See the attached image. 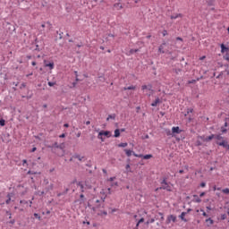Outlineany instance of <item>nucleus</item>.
Masks as SVG:
<instances>
[{"mask_svg": "<svg viewBox=\"0 0 229 229\" xmlns=\"http://www.w3.org/2000/svg\"><path fill=\"white\" fill-rule=\"evenodd\" d=\"M141 90L146 94V96H151L153 94V86L151 84L141 86Z\"/></svg>", "mask_w": 229, "mask_h": 229, "instance_id": "nucleus-1", "label": "nucleus"}, {"mask_svg": "<svg viewBox=\"0 0 229 229\" xmlns=\"http://www.w3.org/2000/svg\"><path fill=\"white\" fill-rule=\"evenodd\" d=\"M78 187H80L81 192H85L87 189H92V185L87 184V182H78Z\"/></svg>", "mask_w": 229, "mask_h": 229, "instance_id": "nucleus-2", "label": "nucleus"}, {"mask_svg": "<svg viewBox=\"0 0 229 229\" xmlns=\"http://www.w3.org/2000/svg\"><path fill=\"white\" fill-rule=\"evenodd\" d=\"M160 190H164V191H168V192H171V191H173V189L171 188V186L167 183V181L163 180L162 182H161V187L160 188H157L156 189V191H159Z\"/></svg>", "mask_w": 229, "mask_h": 229, "instance_id": "nucleus-3", "label": "nucleus"}, {"mask_svg": "<svg viewBox=\"0 0 229 229\" xmlns=\"http://www.w3.org/2000/svg\"><path fill=\"white\" fill-rule=\"evenodd\" d=\"M133 157H136V158H144V160H149V158H153V155L148 154V155H142V154H137L133 153Z\"/></svg>", "mask_w": 229, "mask_h": 229, "instance_id": "nucleus-4", "label": "nucleus"}, {"mask_svg": "<svg viewBox=\"0 0 229 229\" xmlns=\"http://www.w3.org/2000/svg\"><path fill=\"white\" fill-rule=\"evenodd\" d=\"M103 135L105 137H107V138H110L112 137V133L109 131H101L99 133H98V139H102L103 140Z\"/></svg>", "mask_w": 229, "mask_h": 229, "instance_id": "nucleus-5", "label": "nucleus"}, {"mask_svg": "<svg viewBox=\"0 0 229 229\" xmlns=\"http://www.w3.org/2000/svg\"><path fill=\"white\" fill-rule=\"evenodd\" d=\"M217 146H221L222 148H225V149H227L229 151V144L228 141L224 140L222 141H216Z\"/></svg>", "mask_w": 229, "mask_h": 229, "instance_id": "nucleus-6", "label": "nucleus"}, {"mask_svg": "<svg viewBox=\"0 0 229 229\" xmlns=\"http://www.w3.org/2000/svg\"><path fill=\"white\" fill-rule=\"evenodd\" d=\"M220 47H221V53H222L223 55H225V54L228 55V53H229V48H228V47L225 46V44H221V45H220Z\"/></svg>", "mask_w": 229, "mask_h": 229, "instance_id": "nucleus-7", "label": "nucleus"}, {"mask_svg": "<svg viewBox=\"0 0 229 229\" xmlns=\"http://www.w3.org/2000/svg\"><path fill=\"white\" fill-rule=\"evenodd\" d=\"M171 221H173V223H176V216L174 215H170L167 216L166 223L169 225Z\"/></svg>", "mask_w": 229, "mask_h": 229, "instance_id": "nucleus-8", "label": "nucleus"}, {"mask_svg": "<svg viewBox=\"0 0 229 229\" xmlns=\"http://www.w3.org/2000/svg\"><path fill=\"white\" fill-rule=\"evenodd\" d=\"M215 139L216 142H222V140H225L223 136H221V134H215Z\"/></svg>", "mask_w": 229, "mask_h": 229, "instance_id": "nucleus-9", "label": "nucleus"}, {"mask_svg": "<svg viewBox=\"0 0 229 229\" xmlns=\"http://www.w3.org/2000/svg\"><path fill=\"white\" fill-rule=\"evenodd\" d=\"M227 127H228V123L225 122V125L221 127V132L222 133H226L228 131V130H226Z\"/></svg>", "mask_w": 229, "mask_h": 229, "instance_id": "nucleus-10", "label": "nucleus"}, {"mask_svg": "<svg viewBox=\"0 0 229 229\" xmlns=\"http://www.w3.org/2000/svg\"><path fill=\"white\" fill-rule=\"evenodd\" d=\"M166 46L165 42H164L162 45L159 46L158 47V52L163 54L165 53V51L164 50V47Z\"/></svg>", "mask_w": 229, "mask_h": 229, "instance_id": "nucleus-11", "label": "nucleus"}, {"mask_svg": "<svg viewBox=\"0 0 229 229\" xmlns=\"http://www.w3.org/2000/svg\"><path fill=\"white\" fill-rule=\"evenodd\" d=\"M194 203H201V199L198 195H193Z\"/></svg>", "mask_w": 229, "mask_h": 229, "instance_id": "nucleus-12", "label": "nucleus"}, {"mask_svg": "<svg viewBox=\"0 0 229 229\" xmlns=\"http://www.w3.org/2000/svg\"><path fill=\"white\" fill-rule=\"evenodd\" d=\"M13 196V193H9V194L7 195V198H8V199L5 200L6 205H10V201H12Z\"/></svg>", "mask_w": 229, "mask_h": 229, "instance_id": "nucleus-13", "label": "nucleus"}, {"mask_svg": "<svg viewBox=\"0 0 229 229\" xmlns=\"http://www.w3.org/2000/svg\"><path fill=\"white\" fill-rule=\"evenodd\" d=\"M172 132L178 134V133H182V131H180V127L177 126V127H173L172 128Z\"/></svg>", "mask_w": 229, "mask_h": 229, "instance_id": "nucleus-14", "label": "nucleus"}, {"mask_svg": "<svg viewBox=\"0 0 229 229\" xmlns=\"http://www.w3.org/2000/svg\"><path fill=\"white\" fill-rule=\"evenodd\" d=\"M160 103V98H156L154 102L151 103V106H158V104Z\"/></svg>", "mask_w": 229, "mask_h": 229, "instance_id": "nucleus-15", "label": "nucleus"}, {"mask_svg": "<svg viewBox=\"0 0 229 229\" xmlns=\"http://www.w3.org/2000/svg\"><path fill=\"white\" fill-rule=\"evenodd\" d=\"M96 206L95 207H93V211L94 212H98V208H99V207H100V205H99V199H97L96 200Z\"/></svg>", "mask_w": 229, "mask_h": 229, "instance_id": "nucleus-16", "label": "nucleus"}, {"mask_svg": "<svg viewBox=\"0 0 229 229\" xmlns=\"http://www.w3.org/2000/svg\"><path fill=\"white\" fill-rule=\"evenodd\" d=\"M124 153L126 154L127 157H131V155H133V152L132 150H130V149H124Z\"/></svg>", "mask_w": 229, "mask_h": 229, "instance_id": "nucleus-17", "label": "nucleus"}, {"mask_svg": "<svg viewBox=\"0 0 229 229\" xmlns=\"http://www.w3.org/2000/svg\"><path fill=\"white\" fill-rule=\"evenodd\" d=\"M114 6L116 10H123V4H121V3H116Z\"/></svg>", "mask_w": 229, "mask_h": 229, "instance_id": "nucleus-18", "label": "nucleus"}, {"mask_svg": "<svg viewBox=\"0 0 229 229\" xmlns=\"http://www.w3.org/2000/svg\"><path fill=\"white\" fill-rule=\"evenodd\" d=\"M45 67H49V69L52 71V69H55V63H49L45 64Z\"/></svg>", "mask_w": 229, "mask_h": 229, "instance_id": "nucleus-19", "label": "nucleus"}, {"mask_svg": "<svg viewBox=\"0 0 229 229\" xmlns=\"http://www.w3.org/2000/svg\"><path fill=\"white\" fill-rule=\"evenodd\" d=\"M187 213L182 212L180 216V218L182 219V221H184V223H187V219H185V216Z\"/></svg>", "mask_w": 229, "mask_h": 229, "instance_id": "nucleus-20", "label": "nucleus"}, {"mask_svg": "<svg viewBox=\"0 0 229 229\" xmlns=\"http://www.w3.org/2000/svg\"><path fill=\"white\" fill-rule=\"evenodd\" d=\"M206 223H208V226H211V225H214V220L212 218L206 219Z\"/></svg>", "mask_w": 229, "mask_h": 229, "instance_id": "nucleus-21", "label": "nucleus"}, {"mask_svg": "<svg viewBox=\"0 0 229 229\" xmlns=\"http://www.w3.org/2000/svg\"><path fill=\"white\" fill-rule=\"evenodd\" d=\"M179 17H183V15L182 13H177L175 15H172L170 19L174 20V19H178Z\"/></svg>", "mask_w": 229, "mask_h": 229, "instance_id": "nucleus-22", "label": "nucleus"}, {"mask_svg": "<svg viewBox=\"0 0 229 229\" xmlns=\"http://www.w3.org/2000/svg\"><path fill=\"white\" fill-rule=\"evenodd\" d=\"M114 137H121V131L119 129L114 130Z\"/></svg>", "mask_w": 229, "mask_h": 229, "instance_id": "nucleus-23", "label": "nucleus"}, {"mask_svg": "<svg viewBox=\"0 0 229 229\" xmlns=\"http://www.w3.org/2000/svg\"><path fill=\"white\" fill-rule=\"evenodd\" d=\"M212 139H215V134H211L210 136L206 137V142H210Z\"/></svg>", "mask_w": 229, "mask_h": 229, "instance_id": "nucleus-24", "label": "nucleus"}, {"mask_svg": "<svg viewBox=\"0 0 229 229\" xmlns=\"http://www.w3.org/2000/svg\"><path fill=\"white\" fill-rule=\"evenodd\" d=\"M137 89V87L135 86H129L127 88H124V90H135Z\"/></svg>", "mask_w": 229, "mask_h": 229, "instance_id": "nucleus-25", "label": "nucleus"}, {"mask_svg": "<svg viewBox=\"0 0 229 229\" xmlns=\"http://www.w3.org/2000/svg\"><path fill=\"white\" fill-rule=\"evenodd\" d=\"M97 214L98 216H108V213L106 211H99Z\"/></svg>", "mask_w": 229, "mask_h": 229, "instance_id": "nucleus-26", "label": "nucleus"}, {"mask_svg": "<svg viewBox=\"0 0 229 229\" xmlns=\"http://www.w3.org/2000/svg\"><path fill=\"white\" fill-rule=\"evenodd\" d=\"M198 139L199 140H202V142H207V137L205 136H199Z\"/></svg>", "mask_w": 229, "mask_h": 229, "instance_id": "nucleus-27", "label": "nucleus"}, {"mask_svg": "<svg viewBox=\"0 0 229 229\" xmlns=\"http://www.w3.org/2000/svg\"><path fill=\"white\" fill-rule=\"evenodd\" d=\"M127 146H128L127 142L118 144V148H126Z\"/></svg>", "mask_w": 229, "mask_h": 229, "instance_id": "nucleus-28", "label": "nucleus"}, {"mask_svg": "<svg viewBox=\"0 0 229 229\" xmlns=\"http://www.w3.org/2000/svg\"><path fill=\"white\" fill-rule=\"evenodd\" d=\"M125 169L127 173H131V167L130 166V165H126Z\"/></svg>", "mask_w": 229, "mask_h": 229, "instance_id": "nucleus-29", "label": "nucleus"}, {"mask_svg": "<svg viewBox=\"0 0 229 229\" xmlns=\"http://www.w3.org/2000/svg\"><path fill=\"white\" fill-rule=\"evenodd\" d=\"M5 124H6V122L4 121V119L0 118V126H4Z\"/></svg>", "mask_w": 229, "mask_h": 229, "instance_id": "nucleus-30", "label": "nucleus"}, {"mask_svg": "<svg viewBox=\"0 0 229 229\" xmlns=\"http://www.w3.org/2000/svg\"><path fill=\"white\" fill-rule=\"evenodd\" d=\"M109 119H115V114H109L106 118V121H108Z\"/></svg>", "mask_w": 229, "mask_h": 229, "instance_id": "nucleus-31", "label": "nucleus"}, {"mask_svg": "<svg viewBox=\"0 0 229 229\" xmlns=\"http://www.w3.org/2000/svg\"><path fill=\"white\" fill-rule=\"evenodd\" d=\"M34 217H36V219H38V221H40V219H42V217L40 216V215L34 213Z\"/></svg>", "mask_w": 229, "mask_h": 229, "instance_id": "nucleus-32", "label": "nucleus"}, {"mask_svg": "<svg viewBox=\"0 0 229 229\" xmlns=\"http://www.w3.org/2000/svg\"><path fill=\"white\" fill-rule=\"evenodd\" d=\"M222 192H223L224 194H229V189H228V188L223 189V190H222Z\"/></svg>", "mask_w": 229, "mask_h": 229, "instance_id": "nucleus-33", "label": "nucleus"}, {"mask_svg": "<svg viewBox=\"0 0 229 229\" xmlns=\"http://www.w3.org/2000/svg\"><path fill=\"white\" fill-rule=\"evenodd\" d=\"M200 212H202V216H203L204 217H208V215H207V213L205 212V210L200 209Z\"/></svg>", "mask_w": 229, "mask_h": 229, "instance_id": "nucleus-34", "label": "nucleus"}, {"mask_svg": "<svg viewBox=\"0 0 229 229\" xmlns=\"http://www.w3.org/2000/svg\"><path fill=\"white\" fill-rule=\"evenodd\" d=\"M139 49H131L130 53L131 55H133V53H138Z\"/></svg>", "mask_w": 229, "mask_h": 229, "instance_id": "nucleus-35", "label": "nucleus"}, {"mask_svg": "<svg viewBox=\"0 0 229 229\" xmlns=\"http://www.w3.org/2000/svg\"><path fill=\"white\" fill-rule=\"evenodd\" d=\"M140 223H144V218H140V219L138 221L136 226H139V225H140Z\"/></svg>", "mask_w": 229, "mask_h": 229, "instance_id": "nucleus-36", "label": "nucleus"}, {"mask_svg": "<svg viewBox=\"0 0 229 229\" xmlns=\"http://www.w3.org/2000/svg\"><path fill=\"white\" fill-rule=\"evenodd\" d=\"M55 85H56L55 82H51V81L48 82V87H55Z\"/></svg>", "mask_w": 229, "mask_h": 229, "instance_id": "nucleus-37", "label": "nucleus"}, {"mask_svg": "<svg viewBox=\"0 0 229 229\" xmlns=\"http://www.w3.org/2000/svg\"><path fill=\"white\" fill-rule=\"evenodd\" d=\"M21 205H28V200H21Z\"/></svg>", "mask_w": 229, "mask_h": 229, "instance_id": "nucleus-38", "label": "nucleus"}, {"mask_svg": "<svg viewBox=\"0 0 229 229\" xmlns=\"http://www.w3.org/2000/svg\"><path fill=\"white\" fill-rule=\"evenodd\" d=\"M221 219L222 221H225V219H226V214L221 215Z\"/></svg>", "mask_w": 229, "mask_h": 229, "instance_id": "nucleus-39", "label": "nucleus"}, {"mask_svg": "<svg viewBox=\"0 0 229 229\" xmlns=\"http://www.w3.org/2000/svg\"><path fill=\"white\" fill-rule=\"evenodd\" d=\"M224 58H225V60H229V53L228 54H225V55H224Z\"/></svg>", "mask_w": 229, "mask_h": 229, "instance_id": "nucleus-40", "label": "nucleus"}, {"mask_svg": "<svg viewBox=\"0 0 229 229\" xmlns=\"http://www.w3.org/2000/svg\"><path fill=\"white\" fill-rule=\"evenodd\" d=\"M114 180H115V177H110L107 182H114Z\"/></svg>", "mask_w": 229, "mask_h": 229, "instance_id": "nucleus-41", "label": "nucleus"}, {"mask_svg": "<svg viewBox=\"0 0 229 229\" xmlns=\"http://www.w3.org/2000/svg\"><path fill=\"white\" fill-rule=\"evenodd\" d=\"M205 194H207L205 191L201 192V193L199 194V198H203V196H205Z\"/></svg>", "mask_w": 229, "mask_h": 229, "instance_id": "nucleus-42", "label": "nucleus"}, {"mask_svg": "<svg viewBox=\"0 0 229 229\" xmlns=\"http://www.w3.org/2000/svg\"><path fill=\"white\" fill-rule=\"evenodd\" d=\"M200 187H202V188H203V187H207V183L201 182V183H200Z\"/></svg>", "mask_w": 229, "mask_h": 229, "instance_id": "nucleus-43", "label": "nucleus"}, {"mask_svg": "<svg viewBox=\"0 0 229 229\" xmlns=\"http://www.w3.org/2000/svg\"><path fill=\"white\" fill-rule=\"evenodd\" d=\"M59 137L60 139H65V133L61 134Z\"/></svg>", "mask_w": 229, "mask_h": 229, "instance_id": "nucleus-44", "label": "nucleus"}, {"mask_svg": "<svg viewBox=\"0 0 229 229\" xmlns=\"http://www.w3.org/2000/svg\"><path fill=\"white\" fill-rule=\"evenodd\" d=\"M176 40H180L181 42H183V38H180V37H177L176 38Z\"/></svg>", "mask_w": 229, "mask_h": 229, "instance_id": "nucleus-45", "label": "nucleus"}, {"mask_svg": "<svg viewBox=\"0 0 229 229\" xmlns=\"http://www.w3.org/2000/svg\"><path fill=\"white\" fill-rule=\"evenodd\" d=\"M35 151H37V148L36 147L32 148L31 153H35Z\"/></svg>", "mask_w": 229, "mask_h": 229, "instance_id": "nucleus-46", "label": "nucleus"}, {"mask_svg": "<svg viewBox=\"0 0 229 229\" xmlns=\"http://www.w3.org/2000/svg\"><path fill=\"white\" fill-rule=\"evenodd\" d=\"M165 35H167V30L163 31V37H165Z\"/></svg>", "mask_w": 229, "mask_h": 229, "instance_id": "nucleus-47", "label": "nucleus"}, {"mask_svg": "<svg viewBox=\"0 0 229 229\" xmlns=\"http://www.w3.org/2000/svg\"><path fill=\"white\" fill-rule=\"evenodd\" d=\"M80 198H81V199H85V195L81 194V195H80Z\"/></svg>", "mask_w": 229, "mask_h": 229, "instance_id": "nucleus-48", "label": "nucleus"}, {"mask_svg": "<svg viewBox=\"0 0 229 229\" xmlns=\"http://www.w3.org/2000/svg\"><path fill=\"white\" fill-rule=\"evenodd\" d=\"M197 144H198V146H201V141H199V139H198Z\"/></svg>", "mask_w": 229, "mask_h": 229, "instance_id": "nucleus-49", "label": "nucleus"}, {"mask_svg": "<svg viewBox=\"0 0 229 229\" xmlns=\"http://www.w3.org/2000/svg\"><path fill=\"white\" fill-rule=\"evenodd\" d=\"M107 192H108V194H112V189L108 188Z\"/></svg>", "mask_w": 229, "mask_h": 229, "instance_id": "nucleus-50", "label": "nucleus"}, {"mask_svg": "<svg viewBox=\"0 0 229 229\" xmlns=\"http://www.w3.org/2000/svg\"><path fill=\"white\" fill-rule=\"evenodd\" d=\"M205 58H207V56L203 55V56L199 57V60H205Z\"/></svg>", "mask_w": 229, "mask_h": 229, "instance_id": "nucleus-51", "label": "nucleus"}, {"mask_svg": "<svg viewBox=\"0 0 229 229\" xmlns=\"http://www.w3.org/2000/svg\"><path fill=\"white\" fill-rule=\"evenodd\" d=\"M64 128H69V123H64Z\"/></svg>", "mask_w": 229, "mask_h": 229, "instance_id": "nucleus-52", "label": "nucleus"}, {"mask_svg": "<svg viewBox=\"0 0 229 229\" xmlns=\"http://www.w3.org/2000/svg\"><path fill=\"white\" fill-rule=\"evenodd\" d=\"M114 185H115V186L117 187L118 183H117V182H114V183L112 184V187H114Z\"/></svg>", "mask_w": 229, "mask_h": 229, "instance_id": "nucleus-53", "label": "nucleus"}, {"mask_svg": "<svg viewBox=\"0 0 229 229\" xmlns=\"http://www.w3.org/2000/svg\"><path fill=\"white\" fill-rule=\"evenodd\" d=\"M86 124H87V126H89V124H90V121H87Z\"/></svg>", "mask_w": 229, "mask_h": 229, "instance_id": "nucleus-54", "label": "nucleus"}, {"mask_svg": "<svg viewBox=\"0 0 229 229\" xmlns=\"http://www.w3.org/2000/svg\"><path fill=\"white\" fill-rule=\"evenodd\" d=\"M31 64H32L33 66H35V65H37V63H36V62H32Z\"/></svg>", "mask_w": 229, "mask_h": 229, "instance_id": "nucleus-55", "label": "nucleus"}, {"mask_svg": "<svg viewBox=\"0 0 229 229\" xmlns=\"http://www.w3.org/2000/svg\"><path fill=\"white\" fill-rule=\"evenodd\" d=\"M31 205H33V200L30 201V207H31Z\"/></svg>", "mask_w": 229, "mask_h": 229, "instance_id": "nucleus-56", "label": "nucleus"}, {"mask_svg": "<svg viewBox=\"0 0 229 229\" xmlns=\"http://www.w3.org/2000/svg\"><path fill=\"white\" fill-rule=\"evenodd\" d=\"M189 83H196V81H190Z\"/></svg>", "mask_w": 229, "mask_h": 229, "instance_id": "nucleus-57", "label": "nucleus"}, {"mask_svg": "<svg viewBox=\"0 0 229 229\" xmlns=\"http://www.w3.org/2000/svg\"><path fill=\"white\" fill-rule=\"evenodd\" d=\"M180 174H183V170L179 171Z\"/></svg>", "mask_w": 229, "mask_h": 229, "instance_id": "nucleus-58", "label": "nucleus"}, {"mask_svg": "<svg viewBox=\"0 0 229 229\" xmlns=\"http://www.w3.org/2000/svg\"><path fill=\"white\" fill-rule=\"evenodd\" d=\"M207 210H212V208L207 207Z\"/></svg>", "mask_w": 229, "mask_h": 229, "instance_id": "nucleus-59", "label": "nucleus"}, {"mask_svg": "<svg viewBox=\"0 0 229 229\" xmlns=\"http://www.w3.org/2000/svg\"><path fill=\"white\" fill-rule=\"evenodd\" d=\"M100 49H101L102 51H104V50H105V47H100Z\"/></svg>", "mask_w": 229, "mask_h": 229, "instance_id": "nucleus-60", "label": "nucleus"}, {"mask_svg": "<svg viewBox=\"0 0 229 229\" xmlns=\"http://www.w3.org/2000/svg\"><path fill=\"white\" fill-rule=\"evenodd\" d=\"M47 106V104L43 105V108H46Z\"/></svg>", "mask_w": 229, "mask_h": 229, "instance_id": "nucleus-61", "label": "nucleus"}, {"mask_svg": "<svg viewBox=\"0 0 229 229\" xmlns=\"http://www.w3.org/2000/svg\"><path fill=\"white\" fill-rule=\"evenodd\" d=\"M22 162H23V164H26L28 161L26 159H24Z\"/></svg>", "mask_w": 229, "mask_h": 229, "instance_id": "nucleus-62", "label": "nucleus"}, {"mask_svg": "<svg viewBox=\"0 0 229 229\" xmlns=\"http://www.w3.org/2000/svg\"><path fill=\"white\" fill-rule=\"evenodd\" d=\"M78 160H81V157L80 156H77Z\"/></svg>", "mask_w": 229, "mask_h": 229, "instance_id": "nucleus-63", "label": "nucleus"}, {"mask_svg": "<svg viewBox=\"0 0 229 229\" xmlns=\"http://www.w3.org/2000/svg\"><path fill=\"white\" fill-rule=\"evenodd\" d=\"M75 72V76L78 77V72Z\"/></svg>", "mask_w": 229, "mask_h": 229, "instance_id": "nucleus-64", "label": "nucleus"}]
</instances>
